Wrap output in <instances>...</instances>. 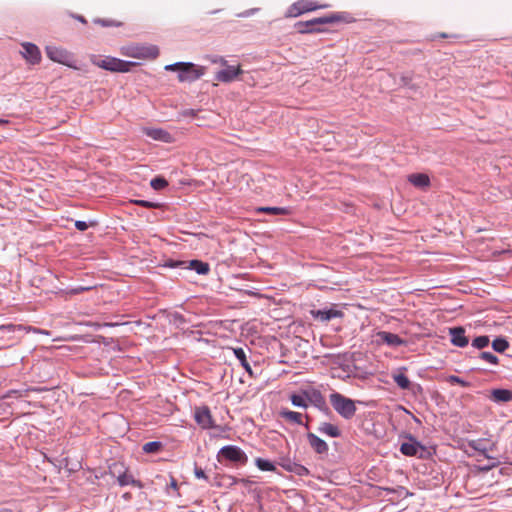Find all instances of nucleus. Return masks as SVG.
Instances as JSON below:
<instances>
[{"instance_id": "nucleus-12", "label": "nucleus", "mask_w": 512, "mask_h": 512, "mask_svg": "<svg viewBox=\"0 0 512 512\" xmlns=\"http://www.w3.org/2000/svg\"><path fill=\"white\" fill-rule=\"evenodd\" d=\"M376 338L378 343L386 344L391 348H396L406 344V341L399 335L388 331L377 332Z\"/></svg>"}, {"instance_id": "nucleus-10", "label": "nucleus", "mask_w": 512, "mask_h": 512, "mask_svg": "<svg viewBox=\"0 0 512 512\" xmlns=\"http://www.w3.org/2000/svg\"><path fill=\"white\" fill-rule=\"evenodd\" d=\"M194 419L195 422L202 429H212L215 428V423L211 415L210 408L208 406H200L196 407L194 410Z\"/></svg>"}, {"instance_id": "nucleus-15", "label": "nucleus", "mask_w": 512, "mask_h": 512, "mask_svg": "<svg viewBox=\"0 0 512 512\" xmlns=\"http://www.w3.org/2000/svg\"><path fill=\"white\" fill-rule=\"evenodd\" d=\"M450 341L454 346L466 347L469 343L468 337L465 335V329L462 326L449 328Z\"/></svg>"}, {"instance_id": "nucleus-16", "label": "nucleus", "mask_w": 512, "mask_h": 512, "mask_svg": "<svg viewBox=\"0 0 512 512\" xmlns=\"http://www.w3.org/2000/svg\"><path fill=\"white\" fill-rule=\"evenodd\" d=\"M313 318L320 320L322 322H328L334 318L341 317L343 313L339 310L329 308V309H319L311 311Z\"/></svg>"}, {"instance_id": "nucleus-55", "label": "nucleus", "mask_w": 512, "mask_h": 512, "mask_svg": "<svg viewBox=\"0 0 512 512\" xmlns=\"http://www.w3.org/2000/svg\"><path fill=\"white\" fill-rule=\"evenodd\" d=\"M402 80L404 81L405 84H407L406 77H403Z\"/></svg>"}, {"instance_id": "nucleus-14", "label": "nucleus", "mask_w": 512, "mask_h": 512, "mask_svg": "<svg viewBox=\"0 0 512 512\" xmlns=\"http://www.w3.org/2000/svg\"><path fill=\"white\" fill-rule=\"evenodd\" d=\"M143 134L155 141L164 143H171L173 140L172 135L162 128L145 127L143 128Z\"/></svg>"}, {"instance_id": "nucleus-20", "label": "nucleus", "mask_w": 512, "mask_h": 512, "mask_svg": "<svg viewBox=\"0 0 512 512\" xmlns=\"http://www.w3.org/2000/svg\"><path fill=\"white\" fill-rule=\"evenodd\" d=\"M117 482L121 487L132 485L139 489L143 488V483L140 480L135 479L132 474H129L127 469L123 472L118 471Z\"/></svg>"}, {"instance_id": "nucleus-3", "label": "nucleus", "mask_w": 512, "mask_h": 512, "mask_svg": "<svg viewBox=\"0 0 512 512\" xmlns=\"http://www.w3.org/2000/svg\"><path fill=\"white\" fill-rule=\"evenodd\" d=\"M219 463L229 462L244 466L248 462V456L243 449L236 445H225L217 453Z\"/></svg>"}, {"instance_id": "nucleus-25", "label": "nucleus", "mask_w": 512, "mask_h": 512, "mask_svg": "<svg viewBox=\"0 0 512 512\" xmlns=\"http://www.w3.org/2000/svg\"><path fill=\"white\" fill-rule=\"evenodd\" d=\"M280 416L292 423L303 425L305 428H308V424L303 423L302 414L299 412L283 409L280 411Z\"/></svg>"}, {"instance_id": "nucleus-46", "label": "nucleus", "mask_w": 512, "mask_h": 512, "mask_svg": "<svg viewBox=\"0 0 512 512\" xmlns=\"http://www.w3.org/2000/svg\"><path fill=\"white\" fill-rule=\"evenodd\" d=\"M499 462H493L491 464H487V465H484V466H480L479 467V470L482 471V472H488L490 471L491 469H493L494 467H496L498 465Z\"/></svg>"}, {"instance_id": "nucleus-38", "label": "nucleus", "mask_w": 512, "mask_h": 512, "mask_svg": "<svg viewBox=\"0 0 512 512\" xmlns=\"http://www.w3.org/2000/svg\"><path fill=\"white\" fill-rule=\"evenodd\" d=\"M479 358L492 364V365H496L498 364V357L496 355H494L493 353L491 352H488V351H484V352H481L479 353Z\"/></svg>"}, {"instance_id": "nucleus-50", "label": "nucleus", "mask_w": 512, "mask_h": 512, "mask_svg": "<svg viewBox=\"0 0 512 512\" xmlns=\"http://www.w3.org/2000/svg\"><path fill=\"white\" fill-rule=\"evenodd\" d=\"M9 124V121L3 118H0V126H6Z\"/></svg>"}, {"instance_id": "nucleus-8", "label": "nucleus", "mask_w": 512, "mask_h": 512, "mask_svg": "<svg viewBox=\"0 0 512 512\" xmlns=\"http://www.w3.org/2000/svg\"><path fill=\"white\" fill-rule=\"evenodd\" d=\"M408 439V442L401 444L400 452L408 457L418 456L419 458H423L426 452L425 447L411 435L408 436Z\"/></svg>"}, {"instance_id": "nucleus-23", "label": "nucleus", "mask_w": 512, "mask_h": 512, "mask_svg": "<svg viewBox=\"0 0 512 512\" xmlns=\"http://www.w3.org/2000/svg\"><path fill=\"white\" fill-rule=\"evenodd\" d=\"M408 181L418 188L428 187L430 179L427 174L424 173H413L408 176Z\"/></svg>"}, {"instance_id": "nucleus-40", "label": "nucleus", "mask_w": 512, "mask_h": 512, "mask_svg": "<svg viewBox=\"0 0 512 512\" xmlns=\"http://www.w3.org/2000/svg\"><path fill=\"white\" fill-rule=\"evenodd\" d=\"M292 473L296 474L297 476L302 477V476H308L310 474V471L308 470V468H306L302 464L296 462Z\"/></svg>"}, {"instance_id": "nucleus-7", "label": "nucleus", "mask_w": 512, "mask_h": 512, "mask_svg": "<svg viewBox=\"0 0 512 512\" xmlns=\"http://www.w3.org/2000/svg\"><path fill=\"white\" fill-rule=\"evenodd\" d=\"M123 54L138 59H154L159 55V49L155 45H133L125 48Z\"/></svg>"}, {"instance_id": "nucleus-51", "label": "nucleus", "mask_w": 512, "mask_h": 512, "mask_svg": "<svg viewBox=\"0 0 512 512\" xmlns=\"http://www.w3.org/2000/svg\"><path fill=\"white\" fill-rule=\"evenodd\" d=\"M118 467L117 464H114L112 467H110V472L112 475H115L116 474V468Z\"/></svg>"}, {"instance_id": "nucleus-31", "label": "nucleus", "mask_w": 512, "mask_h": 512, "mask_svg": "<svg viewBox=\"0 0 512 512\" xmlns=\"http://www.w3.org/2000/svg\"><path fill=\"white\" fill-rule=\"evenodd\" d=\"M292 405L299 408H307V398L305 393L304 394H292L290 397Z\"/></svg>"}, {"instance_id": "nucleus-5", "label": "nucleus", "mask_w": 512, "mask_h": 512, "mask_svg": "<svg viewBox=\"0 0 512 512\" xmlns=\"http://www.w3.org/2000/svg\"><path fill=\"white\" fill-rule=\"evenodd\" d=\"M340 20L338 14H332L330 16L318 17L305 22H298L296 24L297 30L300 33H314L321 32L319 25L335 23Z\"/></svg>"}, {"instance_id": "nucleus-42", "label": "nucleus", "mask_w": 512, "mask_h": 512, "mask_svg": "<svg viewBox=\"0 0 512 512\" xmlns=\"http://www.w3.org/2000/svg\"><path fill=\"white\" fill-rule=\"evenodd\" d=\"M206 58L211 63L220 64L221 66H224L228 63L227 60L223 56H220V55H208Z\"/></svg>"}, {"instance_id": "nucleus-48", "label": "nucleus", "mask_w": 512, "mask_h": 512, "mask_svg": "<svg viewBox=\"0 0 512 512\" xmlns=\"http://www.w3.org/2000/svg\"><path fill=\"white\" fill-rule=\"evenodd\" d=\"M196 113H197V112H196L195 110H193V109H186V110H184V111L182 112V115H183L184 117H191V118H193V117H195V116H196Z\"/></svg>"}, {"instance_id": "nucleus-22", "label": "nucleus", "mask_w": 512, "mask_h": 512, "mask_svg": "<svg viewBox=\"0 0 512 512\" xmlns=\"http://www.w3.org/2000/svg\"><path fill=\"white\" fill-rule=\"evenodd\" d=\"M314 9H316V7L313 6V4L310 1L301 0V1L294 3L291 6V8L289 10V14H290V16H298L303 13L312 11Z\"/></svg>"}, {"instance_id": "nucleus-18", "label": "nucleus", "mask_w": 512, "mask_h": 512, "mask_svg": "<svg viewBox=\"0 0 512 512\" xmlns=\"http://www.w3.org/2000/svg\"><path fill=\"white\" fill-rule=\"evenodd\" d=\"M307 441L310 445V447L317 453V454H326L328 452V445L327 443L318 437L316 434L309 432L307 433Z\"/></svg>"}, {"instance_id": "nucleus-28", "label": "nucleus", "mask_w": 512, "mask_h": 512, "mask_svg": "<svg viewBox=\"0 0 512 512\" xmlns=\"http://www.w3.org/2000/svg\"><path fill=\"white\" fill-rule=\"evenodd\" d=\"M255 465L259 470L264 471V472L276 471L275 464L268 459L258 457L255 459Z\"/></svg>"}, {"instance_id": "nucleus-4", "label": "nucleus", "mask_w": 512, "mask_h": 512, "mask_svg": "<svg viewBox=\"0 0 512 512\" xmlns=\"http://www.w3.org/2000/svg\"><path fill=\"white\" fill-rule=\"evenodd\" d=\"M93 64L110 72H129L132 67L137 66V62L126 61L116 57L106 56L102 59L93 60Z\"/></svg>"}, {"instance_id": "nucleus-37", "label": "nucleus", "mask_w": 512, "mask_h": 512, "mask_svg": "<svg viewBox=\"0 0 512 512\" xmlns=\"http://www.w3.org/2000/svg\"><path fill=\"white\" fill-rule=\"evenodd\" d=\"M295 463L296 462L289 457H282L278 464L287 472L292 473Z\"/></svg>"}, {"instance_id": "nucleus-44", "label": "nucleus", "mask_w": 512, "mask_h": 512, "mask_svg": "<svg viewBox=\"0 0 512 512\" xmlns=\"http://www.w3.org/2000/svg\"><path fill=\"white\" fill-rule=\"evenodd\" d=\"M194 475L198 479L208 481V476L205 474L204 470L198 466H195L194 468Z\"/></svg>"}, {"instance_id": "nucleus-29", "label": "nucleus", "mask_w": 512, "mask_h": 512, "mask_svg": "<svg viewBox=\"0 0 512 512\" xmlns=\"http://www.w3.org/2000/svg\"><path fill=\"white\" fill-rule=\"evenodd\" d=\"M258 212L273 214V215H287L289 213V209L286 207H271V206H263L257 209Z\"/></svg>"}, {"instance_id": "nucleus-24", "label": "nucleus", "mask_w": 512, "mask_h": 512, "mask_svg": "<svg viewBox=\"0 0 512 512\" xmlns=\"http://www.w3.org/2000/svg\"><path fill=\"white\" fill-rule=\"evenodd\" d=\"M318 431L331 438H338L341 436L340 429L336 425L329 422H322L318 427Z\"/></svg>"}, {"instance_id": "nucleus-19", "label": "nucleus", "mask_w": 512, "mask_h": 512, "mask_svg": "<svg viewBox=\"0 0 512 512\" xmlns=\"http://www.w3.org/2000/svg\"><path fill=\"white\" fill-rule=\"evenodd\" d=\"M393 380L397 386L403 390L412 389L413 391H421L422 387L419 384L412 385L409 378L404 373L393 374Z\"/></svg>"}, {"instance_id": "nucleus-39", "label": "nucleus", "mask_w": 512, "mask_h": 512, "mask_svg": "<svg viewBox=\"0 0 512 512\" xmlns=\"http://www.w3.org/2000/svg\"><path fill=\"white\" fill-rule=\"evenodd\" d=\"M94 23H95V24H99V25H101V26H103V27H113V26L118 27V26H120V25H121V23H120V22H117V21H115V20H111V19H102V18H96V19H94Z\"/></svg>"}, {"instance_id": "nucleus-1", "label": "nucleus", "mask_w": 512, "mask_h": 512, "mask_svg": "<svg viewBox=\"0 0 512 512\" xmlns=\"http://www.w3.org/2000/svg\"><path fill=\"white\" fill-rule=\"evenodd\" d=\"M167 71H177L180 82H195L204 76L206 68L192 62H176L165 66Z\"/></svg>"}, {"instance_id": "nucleus-52", "label": "nucleus", "mask_w": 512, "mask_h": 512, "mask_svg": "<svg viewBox=\"0 0 512 512\" xmlns=\"http://www.w3.org/2000/svg\"><path fill=\"white\" fill-rule=\"evenodd\" d=\"M75 18L77 20H79L80 22H82V23H86V19L83 16H81V15H77Z\"/></svg>"}, {"instance_id": "nucleus-26", "label": "nucleus", "mask_w": 512, "mask_h": 512, "mask_svg": "<svg viewBox=\"0 0 512 512\" xmlns=\"http://www.w3.org/2000/svg\"><path fill=\"white\" fill-rule=\"evenodd\" d=\"M234 356L236 359L240 362L241 366L244 368V370L249 374L253 375L252 368L247 360L246 353L243 348L238 347L233 349Z\"/></svg>"}, {"instance_id": "nucleus-17", "label": "nucleus", "mask_w": 512, "mask_h": 512, "mask_svg": "<svg viewBox=\"0 0 512 512\" xmlns=\"http://www.w3.org/2000/svg\"><path fill=\"white\" fill-rule=\"evenodd\" d=\"M489 399L497 404L510 402L512 400V391L505 388L492 389Z\"/></svg>"}, {"instance_id": "nucleus-11", "label": "nucleus", "mask_w": 512, "mask_h": 512, "mask_svg": "<svg viewBox=\"0 0 512 512\" xmlns=\"http://www.w3.org/2000/svg\"><path fill=\"white\" fill-rule=\"evenodd\" d=\"M21 47L23 51L21 52L22 56L26 59V61L32 65H36L41 61V52L39 48L31 43V42H23L21 43Z\"/></svg>"}, {"instance_id": "nucleus-30", "label": "nucleus", "mask_w": 512, "mask_h": 512, "mask_svg": "<svg viewBox=\"0 0 512 512\" xmlns=\"http://www.w3.org/2000/svg\"><path fill=\"white\" fill-rule=\"evenodd\" d=\"M509 347V343L504 337H497L492 342V348L498 353H503Z\"/></svg>"}, {"instance_id": "nucleus-36", "label": "nucleus", "mask_w": 512, "mask_h": 512, "mask_svg": "<svg viewBox=\"0 0 512 512\" xmlns=\"http://www.w3.org/2000/svg\"><path fill=\"white\" fill-rule=\"evenodd\" d=\"M163 266L167 267V268H172V269H176V268L185 269L186 261L168 259L167 261H165Z\"/></svg>"}, {"instance_id": "nucleus-6", "label": "nucleus", "mask_w": 512, "mask_h": 512, "mask_svg": "<svg viewBox=\"0 0 512 512\" xmlns=\"http://www.w3.org/2000/svg\"><path fill=\"white\" fill-rule=\"evenodd\" d=\"M45 52L47 57L53 62L66 65L68 67L75 66V59L73 54L64 48L48 45L45 48Z\"/></svg>"}, {"instance_id": "nucleus-34", "label": "nucleus", "mask_w": 512, "mask_h": 512, "mask_svg": "<svg viewBox=\"0 0 512 512\" xmlns=\"http://www.w3.org/2000/svg\"><path fill=\"white\" fill-rule=\"evenodd\" d=\"M150 185L154 190H162L168 186V181L162 176H157L151 179Z\"/></svg>"}, {"instance_id": "nucleus-47", "label": "nucleus", "mask_w": 512, "mask_h": 512, "mask_svg": "<svg viewBox=\"0 0 512 512\" xmlns=\"http://www.w3.org/2000/svg\"><path fill=\"white\" fill-rule=\"evenodd\" d=\"M90 289H91L90 287L79 286V287L71 289L70 293L71 294H79L81 292H84V291H87V290H90Z\"/></svg>"}, {"instance_id": "nucleus-45", "label": "nucleus", "mask_w": 512, "mask_h": 512, "mask_svg": "<svg viewBox=\"0 0 512 512\" xmlns=\"http://www.w3.org/2000/svg\"><path fill=\"white\" fill-rule=\"evenodd\" d=\"M75 227L79 231H85L88 229L89 225L86 221L77 220V221H75Z\"/></svg>"}, {"instance_id": "nucleus-41", "label": "nucleus", "mask_w": 512, "mask_h": 512, "mask_svg": "<svg viewBox=\"0 0 512 512\" xmlns=\"http://www.w3.org/2000/svg\"><path fill=\"white\" fill-rule=\"evenodd\" d=\"M447 381L451 384H458L462 387H468L470 385L468 381H466L463 378L458 377L456 375H450L448 377Z\"/></svg>"}, {"instance_id": "nucleus-2", "label": "nucleus", "mask_w": 512, "mask_h": 512, "mask_svg": "<svg viewBox=\"0 0 512 512\" xmlns=\"http://www.w3.org/2000/svg\"><path fill=\"white\" fill-rule=\"evenodd\" d=\"M329 400L334 410L344 419L350 420L356 413L355 401L342 395L339 392H333L329 395Z\"/></svg>"}, {"instance_id": "nucleus-13", "label": "nucleus", "mask_w": 512, "mask_h": 512, "mask_svg": "<svg viewBox=\"0 0 512 512\" xmlns=\"http://www.w3.org/2000/svg\"><path fill=\"white\" fill-rule=\"evenodd\" d=\"M305 395H306L307 401H309L311 404H313L320 411L324 412L325 414L331 413L329 407L326 404L324 396L322 395V393L319 390L313 389L309 392H305Z\"/></svg>"}, {"instance_id": "nucleus-54", "label": "nucleus", "mask_w": 512, "mask_h": 512, "mask_svg": "<svg viewBox=\"0 0 512 512\" xmlns=\"http://www.w3.org/2000/svg\"><path fill=\"white\" fill-rule=\"evenodd\" d=\"M174 318H175V319H180V320H182V319H183V316H182V315H180V314H175V315H174Z\"/></svg>"}, {"instance_id": "nucleus-43", "label": "nucleus", "mask_w": 512, "mask_h": 512, "mask_svg": "<svg viewBox=\"0 0 512 512\" xmlns=\"http://www.w3.org/2000/svg\"><path fill=\"white\" fill-rule=\"evenodd\" d=\"M134 203L145 208H158L160 206V204L157 202L147 200H135Z\"/></svg>"}, {"instance_id": "nucleus-53", "label": "nucleus", "mask_w": 512, "mask_h": 512, "mask_svg": "<svg viewBox=\"0 0 512 512\" xmlns=\"http://www.w3.org/2000/svg\"><path fill=\"white\" fill-rule=\"evenodd\" d=\"M171 487L174 488V489L177 488V482H176V480L174 478H172V480H171Z\"/></svg>"}, {"instance_id": "nucleus-21", "label": "nucleus", "mask_w": 512, "mask_h": 512, "mask_svg": "<svg viewBox=\"0 0 512 512\" xmlns=\"http://www.w3.org/2000/svg\"><path fill=\"white\" fill-rule=\"evenodd\" d=\"M185 270H193L198 275H207L210 271V265L202 260L193 259L186 261Z\"/></svg>"}, {"instance_id": "nucleus-56", "label": "nucleus", "mask_w": 512, "mask_h": 512, "mask_svg": "<svg viewBox=\"0 0 512 512\" xmlns=\"http://www.w3.org/2000/svg\"><path fill=\"white\" fill-rule=\"evenodd\" d=\"M124 497L128 498L129 497V493L124 494Z\"/></svg>"}, {"instance_id": "nucleus-32", "label": "nucleus", "mask_w": 512, "mask_h": 512, "mask_svg": "<svg viewBox=\"0 0 512 512\" xmlns=\"http://www.w3.org/2000/svg\"><path fill=\"white\" fill-rule=\"evenodd\" d=\"M24 330V327L22 325H16V324H4L0 325V336H3L4 334H12L16 331H22Z\"/></svg>"}, {"instance_id": "nucleus-49", "label": "nucleus", "mask_w": 512, "mask_h": 512, "mask_svg": "<svg viewBox=\"0 0 512 512\" xmlns=\"http://www.w3.org/2000/svg\"><path fill=\"white\" fill-rule=\"evenodd\" d=\"M258 9H249V10H246L240 14H238L239 17H249L251 15H253Z\"/></svg>"}, {"instance_id": "nucleus-27", "label": "nucleus", "mask_w": 512, "mask_h": 512, "mask_svg": "<svg viewBox=\"0 0 512 512\" xmlns=\"http://www.w3.org/2000/svg\"><path fill=\"white\" fill-rule=\"evenodd\" d=\"M468 447L473 449L474 451L479 452L482 454L486 459H494L493 456L488 454V448L485 446L483 440L477 439V440H470L468 441Z\"/></svg>"}, {"instance_id": "nucleus-33", "label": "nucleus", "mask_w": 512, "mask_h": 512, "mask_svg": "<svg viewBox=\"0 0 512 512\" xmlns=\"http://www.w3.org/2000/svg\"><path fill=\"white\" fill-rule=\"evenodd\" d=\"M163 444L160 441H150L143 445L142 450L145 453H156L162 448Z\"/></svg>"}, {"instance_id": "nucleus-35", "label": "nucleus", "mask_w": 512, "mask_h": 512, "mask_svg": "<svg viewBox=\"0 0 512 512\" xmlns=\"http://www.w3.org/2000/svg\"><path fill=\"white\" fill-rule=\"evenodd\" d=\"M490 339L487 335H481L473 339L472 346L477 349H483L489 345Z\"/></svg>"}, {"instance_id": "nucleus-9", "label": "nucleus", "mask_w": 512, "mask_h": 512, "mask_svg": "<svg viewBox=\"0 0 512 512\" xmlns=\"http://www.w3.org/2000/svg\"><path fill=\"white\" fill-rule=\"evenodd\" d=\"M224 68L219 70L215 76L214 79L216 81L222 82V83H231L234 80H236L240 75L243 74V70L240 65L233 66V65H226L223 66Z\"/></svg>"}]
</instances>
